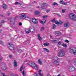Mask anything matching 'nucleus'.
<instances>
[{
    "label": "nucleus",
    "instance_id": "1",
    "mask_svg": "<svg viewBox=\"0 0 76 76\" xmlns=\"http://www.w3.org/2000/svg\"><path fill=\"white\" fill-rule=\"evenodd\" d=\"M58 59V58L57 56H53L52 57V59L55 61L53 62V64H54V65L57 66L58 65H59V64H59V62L57 61Z\"/></svg>",
    "mask_w": 76,
    "mask_h": 76
},
{
    "label": "nucleus",
    "instance_id": "2",
    "mask_svg": "<svg viewBox=\"0 0 76 76\" xmlns=\"http://www.w3.org/2000/svg\"><path fill=\"white\" fill-rule=\"evenodd\" d=\"M58 56L60 57H61L65 55V53L63 51L62 49H60L58 50Z\"/></svg>",
    "mask_w": 76,
    "mask_h": 76
},
{
    "label": "nucleus",
    "instance_id": "3",
    "mask_svg": "<svg viewBox=\"0 0 76 76\" xmlns=\"http://www.w3.org/2000/svg\"><path fill=\"white\" fill-rule=\"evenodd\" d=\"M1 67L2 70H5L6 69V65L4 62H1Z\"/></svg>",
    "mask_w": 76,
    "mask_h": 76
},
{
    "label": "nucleus",
    "instance_id": "4",
    "mask_svg": "<svg viewBox=\"0 0 76 76\" xmlns=\"http://www.w3.org/2000/svg\"><path fill=\"white\" fill-rule=\"evenodd\" d=\"M70 52L72 54H74L75 55H76V50L74 47H72L70 49Z\"/></svg>",
    "mask_w": 76,
    "mask_h": 76
},
{
    "label": "nucleus",
    "instance_id": "5",
    "mask_svg": "<svg viewBox=\"0 0 76 76\" xmlns=\"http://www.w3.org/2000/svg\"><path fill=\"white\" fill-rule=\"evenodd\" d=\"M69 18L71 19H72L76 21V17L75 16V15H73V14H70L69 15Z\"/></svg>",
    "mask_w": 76,
    "mask_h": 76
},
{
    "label": "nucleus",
    "instance_id": "6",
    "mask_svg": "<svg viewBox=\"0 0 76 76\" xmlns=\"http://www.w3.org/2000/svg\"><path fill=\"white\" fill-rule=\"evenodd\" d=\"M68 70L69 72H73L75 70V68L73 66H70L68 67Z\"/></svg>",
    "mask_w": 76,
    "mask_h": 76
},
{
    "label": "nucleus",
    "instance_id": "7",
    "mask_svg": "<svg viewBox=\"0 0 76 76\" xmlns=\"http://www.w3.org/2000/svg\"><path fill=\"white\" fill-rule=\"evenodd\" d=\"M28 65L32 67H33L34 66H35V63L33 62H29Z\"/></svg>",
    "mask_w": 76,
    "mask_h": 76
},
{
    "label": "nucleus",
    "instance_id": "8",
    "mask_svg": "<svg viewBox=\"0 0 76 76\" xmlns=\"http://www.w3.org/2000/svg\"><path fill=\"white\" fill-rule=\"evenodd\" d=\"M20 17L21 19H23L26 18V16L24 13L21 14Z\"/></svg>",
    "mask_w": 76,
    "mask_h": 76
},
{
    "label": "nucleus",
    "instance_id": "9",
    "mask_svg": "<svg viewBox=\"0 0 76 76\" xmlns=\"http://www.w3.org/2000/svg\"><path fill=\"white\" fill-rule=\"evenodd\" d=\"M47 6L48 5L47 4L44 3L42 4L41 8V9H44V7H47Z\"/></svg>",
    "mask_w": 76,
    "mask_h": 76
},
{
    "label": "nucleus",
    "instance_id": "10",
    "mask_svg": "<svg viewBox=\"0 0 76 76\" xmlns=\"http://www.w3.org/2000/svg\"><path fill=\"white\" fill-rule=\"evenodd\" d=\"M39 21L42 24H44V23H45L46 22V20L44 19H43L42 20H39Z\"/></svg>",
    "mask_w": 76,
    "mask_h": 76
},
{
    "label": "nucleus",
    "instance_id": "11",
    "mask_svg": "<svg viewBox=\"0 0 76 76\" xmlns=\"http://www.w3.org/2000/svg\"><path fill=\"white\" fill-rule=\"evenodd\" d=\"M33 28V26H31V27H30V32H31V33H33L34 32H35V29L34 28Z\"/></svg>",
    "mask_w": 76,
    "mask_h": 76
},
{
    "label": "nucleus",
    "instance_id": "12",
    "mask_svg": "<svg viewBox=\"0 0 76 76\" xmlns=\"http://www.w3.org/2000/svg\"><path fill=\"white\" fill-rule=\"evenodd\" d=\"M10 50H14V45H10V47H8Z\"/></svg>",
    "mask_w": 76,
    "mask_h": 76
},
{
    "label": "nucleus",
    "instance_id": "13",
    "mask_svg": "<svg viewBox=\"0 0 76 76\" xmlns=\"http://www.w3.org/2000/svg\"><path fill=\"white\" fill-rule=\"evenodd\" d=\"M17 64V62H16V60H15L14 62V66L15 67H16L18 66Z\"/></svg>",
    "mask_w": 76,
    "mask_h": 76
},
{
    "label": "nucleus",
    "instance_id": "14",
    "mask_svg": "<svg viewBox=\"0 0 76 76\" xmlns=\"http://www.w3.org/2000/svg\"><path fill=\"white\" fill-rule=\"evenodd\" d=\"M61 34L60 32L58 31H56L55 33V34L56 36L60 35Z\"/></svg>",
    "mask_w": 76,
    "mask_h": 76
},
{
    "label": "nucleus",
    "instance_id": "15",
    "mask_svg": "<svg viewBox=\"0 0 76 76\" xmlns=\"http://www.w3.org/2000/svg\"><path fill=\"white\" fill-rule=\"evenodd\" d=\"M69 25H70L69 24V23H66L64 24V27L65 28H67V27H69Z\"/></svg>",
    "mask_w": 76,
    "mask_h": 76
},
{
    "label": "nucleus",
    "instance_id": "16",
    "mask_svg": "<svg viewBox=\"0 0 76 76\" xmlns=\"http://www.w3.org/2000/svg\"><path fill=\"white\" fill-rule=\"evenodd\" d=\"M2 6L4 9H6L7 8V6L5 4H3Z\"/></svg>",
    "mask_w": 76,
    "mask_h": 76
},
{
    "label": "nucleus",
    "instance_id": "17",
    "mask_svg": "<svg viewBox=\"0 0 76 76\" xmlns=\"http://www.w3.org/2000/svg\"><path fill=\"white\" fill-rule=\"evenodd\" d=\"M26 34H29L30 32V29H26L25 30Z\"/></svg>",
    "mask_w": 76,
    "mask_h": 76
},
{
    "label": "nucleus",
    "instance_id": "18",
    "mask_svg": "<svg viewBox=\"0 0 76 76\" xmlns=\"http://www.w3.org/2000/svg\"><path fill=\"white\" fill-rule=\"evenodd\" d=\"M22 74L23 76H27L26 74V72L24 70H23L22 72Z\"/></svg>",
    "mask_w": 76,
    "mask_h": 76
},
{
    "label": "nucleus",
    "instance_id": "19",
    "mask_svg": "<svg viewBox=\"0 0 76 76\" xmlns=\"http://www.w3.org/2000/svg\"><path fill=\"white\" fill-rule=\"evenodd\" d=\"M33 68H34V69H35V70H37L38 69V66L36 65H35V66L33 67Z\"/></svg>",
    "mask_w": 76,
    "mask_h": 76
},
{
    "label": "nucleus",
    "instance_id": "20",
    "mask_svg": "<svg viewBox=\"0 0 76 76\" xmlns=\"http://www.w3.org/2000/svg\"><path fill=\"white\" fill-rule=\"evenodd\" d=\"M43 50L44 51H46V52H49V50L48 49L46 48H44Z\"/></svg>",
    "mask_w": 76,
    "mask_h": 76
},
{
    "label": "nucleus",
    "instance_id": "21",
    "mask_svg": "<svg viewBox=\"0 0 76 76\" xmlns=\"http://www.w3.org/2000/svg\"><path fill=\"white\" fill-rule=\"evenodd\" d=\"M50 45V44L48 42H46L44 44V46H48Z\"/></svg>",
    "mask_w": 76,
    "mask_h": 76
},
{
    "label": "nucleus",
    "instance_id": "22",
    "mask_svg": "<svg viewBox=\"0 0 76 76\" xmlns=\"http://www.w3.org/2000/svg\"><path fill=\"white\" fill-rule=\"evenodd\" d=\"M53 6H58V4L56 2H54L53 3Z\"/></svg>",
    "mask_w": 76,
    "mask_h": 76
},
{
    "label": "nucleus",
    "instance_id": "23",
    "mask_svg": "<svg viewBox=\"0 0 76 76\" xmlns=\"http://www.w3.org/2000/svg\"><path fill=\"white\" fill-rule=\"evenodd\" d=\"M34 24H36V25H38V21L37 20H35V21L33 23Z\"/></svg>",
    "mask_w": 76,
    "mask_h": 76
},
{
    "label": "nucleus",
    "instance_id": "24",
    "mask_svg": "<svg viewBox=\"0 0 76 76\" xmlns=\"http://www.w3.org/2000/svg\"><path fill=\"white\" fill-rule=\"evenodd\" d=\"M38 62L39 63V64H40V65H42V62L41 61L40 59H39L38 60Z\"/></svg>",
    "mask_w": 76,
    "mask_h": 76
},
{
    "label": "nucleus",
    "instance_id": "25",
    "mask_svg": "<svg viewBox=\"0 0 76 76\" xmlns=\"http://www.w3.org/2000/svg\"><path fill=\"white\" fill-rule=\"evenodd\" d=\"M40 35L39 34H38V39L39 40H41V39H42L41 38V37H40Z\"/></svg>",
    "mask_w": 76,
    "mask_h": 76
},
{
    "label": "nucleus",
    "instance_id": "26",
    "mask_svg": "<svg viewBox=\"0 0 76 76\" xmlns=\"http://www.w3.org/2000/svg\"><path fill=\"white\" fill-rule=\"evenodd\" d=\"M51 21L52 23H53V22H56V18H54L52 20H51Z\"/></svg>",
    "mask_w": 76,
    "mask_h": 76
},
{
    "label": "nucleus",
    "instance_id": "27",
    "mask_svg": "<svg viewBox=\"0 0 76 76\" xmlns=\"http://www.w3.org/2000/svg\"><path fill=\"white\" fill-rule=\"evenodd\" d=\"M35 14L36 15H39V12L38 11H36L35 12Z\"/></svg>",
    "mask_w": 76,
    "mask_h": 76
},
{
    "label": "nucleus",
    "instance_id": "28",
    "mask_svg": "<svg viewBox=\"0 0 76 76\" xmlns=\"http://www.w3.org/2000/svg\"><path fill=\"white\" fill-rule=\"evenodd\" d=\"M59 3H60V4H63V3H64V1H63V0H61V1H60Z\"/></svg>",
    "mask_w": 76,
    "mask_h": 76
},
{
    "label": "nucleus",
    "instance_id": "29",
    "mask_svg": "<svg viewBox=\"0 0 76 76\" xmlns=\"http://www.w3.org/2000/svg\"><path fill=\"white\" fill-rule=\"evenodd\" d=\"M45 29V27H42L40 29L41 31H42V30H44Z\"/></svg>",
    "mask_w": 76,
    "mask_h": 76
},
{
    "label": "nucleus",
    "instance_id": "30",
    "mask_svg": "<svg viewBox=\"0 0 76 76\" xmlns=\"http://www.w3.org/2000/svg\"><path fill=\"white\" fill-rule=\"evenodd\" d=\"M62 46L64 47H67V45L64 43H63L62 44Z\"/></svg>",
    "mask_w": 76,
    "mask_h": 76
},
{
    "label": "nucleus",
    "instance_id": "31",
    "mask_svg": "<svg viewBox=\"0 0 76 76\" xmlns=\"http://www.w3.org/2000/svg\"><path fill=\"white\" fill-rule=\"evenodd\" d=\"M37 20V19H35L34 18H32V22H33V23L35 22V20Z\"/></svg>",
    "mask_w": 76,
    "mask_h": 76
},
{
    "label": "nucleus",
    "instance_id": "32",
    "mask_svg": "<svg viewBox=\"0 0 76 76\" xmlns=\"http://www.w3.org/2000/svg\"><path fill=\"white\" fill-rule=\"evenodd\" d=\"M55 22V23L57 25H58V24H59V22H58L57 20H56Z\"/></svg>",
    "mask_w": 76,
    "mask_h": 76
},
{
    "label": "nucleus",
    "instance_id": "33",
    "mask_svg": "<svg viewBox=\"0 0 76 76\" xmlns=\"http://www.w3.org/2000/svg\"><path fill=\"white\" fill-rule=\"evenodd\" d=\"M23 65H22L21 66V67L20 68V71H22V70L23 69Z\"/></svg>",
    "mask_w": 76,
    "mask_h": 76
},
{
    "label": "nucleus",
    "instance_id": "34",
    "mask_svg": "<svg viewBox=\"0 0 76 76\" xmlns=\"http://www.w3.org/2000/svg\"><path fill=\"white\" fill-rule=\"evenodd\" d=\"M55 28H56V25H55V24H53V28L55 29Z\"/></svg>",
    "mask_w": 76,
    "mask_h": 76
},
{
    "label": "nucleus",
    "instance_id": "35",
    "mask_svg": "<svg viewBox=\"0 0 76 76\" xmlns=\"http://www.w3.org/2000/svg\"><path fill=\"white\" fill-rule=\"evenodd\" d=\"M22 50H21V49H19L18 50V52L19 53H22Z\"/></svg>",
    "mask_w": 76,
    "mask_h": 76
},
{
    "label": "nucleus",
    "instance_id": "36",
    "mask_svg": "<svg viewBox=\"0 0 76 76\" xmlns=\"http://www.w3.org/2000/svg\"><path fill=\"white\" fill-rule=\"evenodd\" d=\"M50 11V9H47L46 10L47 13H48Z\"/></svg>",
    "mask_w": 76,
    "mask_h": 76
},
{
    "label": "nucleus",
    "instance_id": "37",
    "mask_svg": "<svg viewBox=\"0 0 76 76\" xmlns=\"http://www.w3.org/2000/svg\"><path fill=\"white\" fill-rule=\"evenodd\" d=\"M47 18V15H44L43 16V18L44 19H45V18Z\"/></svg>",
    "mask_w": 76,
    "mask_h": 76
},
{
    "label": "nucleus",
    "instance_id": "38",
    "mask_svg": "<svg viewBox=\"0 0 76 76\" xmlns=\"http://www.w3.org/2000/svg\"><path fill=\"white\" fill-rule=\"evenodd\" d=\"M58 45H60L61 44V42L59 41V42H58Z\"/></svg>",
    "mask_w": 76,
    "mask_h": 76
},
{
    "label": "nucleus",
    "instance_id": "39",
    "mask_svg": "<svg viewBox=\"0 0 76 76\" xmlns=\"http://www.w3.org/2000/svg\"><path fill=\"white\" fill-rule=\"evenodd\" d=\"M15 5H16L17 4H20V3L18 2H16L15 3Z\"/></svg>",
    "mask_w": 76,
    "mask_h": 76
},
{
    "label": "nucleus",
    "instance_id": "40",
    "mask_svg": "<svg viewBox=\"0 0 76 76\" xmlns=\"http://www.w3.org/2000/svg\"><path fill=\"white\" fill-rule=\"evenodd\" d=\"M3 58L2 57H0V61H1V60H3Z\"/></svg>",
    "mask_w": 76,
    "mask_h": 76
},
{
    "label": "nucleus",
    "instance_id": "41",
    "mask_svg": "<svg viewBox=\"0 0 76 76\" xmlns=\"http://www.w3.org/2000/svg\"><path fill=\"white\" fill-rule=\"evenodd\" d=\"M39 76H44V75L42 74H41V73H39Z\"/></svg>",
    "mask_w": 76,
    "mask_h": 76
},
{
    "label": "nucleus",
    "instance_id": "42",
    "mask_svg": "<svg viewBox=\"0 0 76 76\" xmlns=\"http://www.w3.org/2000/svg\"><path fill=\"white\" fill-rule=\"evenodd\" d=\"M10 14H11V13H10V12H7V15L8 16H9V15H10Z\"/></svg>",
    "mask_w": 76,
    "mask_h": 76
},
{
    "label": "nucleus",
    "instance_id": "43",
    "mask_svg": "<svg viewBox=\"0 0 76 76\" xmlns=\"http://www.w3.org/2000/svg\"><path fill=\"white\" fill-rule=\"evenodd\" d=\"M73 63H74V64H76V60H75V61H72Z\"/></svg>",
    "mask_w": 76,
    "mask_h": 76
},
{
    "label": "nucleus",
    "instance_id": "44",
    "mask_svg": "<svg viewBox=\"0 0 76 76\" xmlns=\"http://www.w3.org/2000/svg\"><path fill=\"white\" fill-rule=\"evenodd\" d=\"M1 23H4L5 22V21H4V20H1Z\"/></svg>",
    "mask_w": 76,
    "mask_h": 76
},
{
    "label": "nucleus",
    "instance_id": "45",
    "mask_svg": "<svg viewBox=\"0 0 76 76\" xmlns=\"http://www.w3.org/2000/svg\"><path fill=\"white\" fill-rule=\"evenodd\" d=\"M65 42H67V43H69V41L67 40H66L65 41Z\"/></svg>",
    "mask_w": 76,
    "mask_h": 76
},
{
    "label": "nucleus",
    "instance_id": "46",
    "mask_svg": "<svg viewBox=\"0 0 76 76\" xmlns=\"http://www.w3.org/2000/svg\"><path fill=\"white\" fill-rule=\"evenodd\" d=\"M56 15H57L59 17H61V15H60L59 14H58V13L56 14Z\"/></svg>",
    "mask_w": 76,
    "mask_h": 76
},
{
    "label": "nucleus",
    "instance_id": "47",
    "mask_svg": "<svg viewBox=\"0 0 76 76\" xmlns=\"http://www.w3.org/2000/svg\"><path fill=\"white\" fill-rule=\"evenodd\" d=\"M0 44H4V42H3L1 41V40H0Z\"/></svg>",
    "mask_w": 76,
    "mask_h": 76
},
{
    "label": "nucleus",
    "instance_id": "48",
    "mask_svg": "<svg viewBox=\"0 0 76 76\" xmlns=\"http://www.w3.org/2000/svg\"><path fill=\"white\" fill-rule=\"evenodd\" d=\"M59 24H62L63 22L61 21H60L59 22Z\"/></svg>",
    "mask_w": 76,
    "mask_h": 76
},
{
    "label": "nucleus",
    "instance_id": "49",
    "mask_svg": "<svg viewBox=\"0 0 76 76\" xmlns=\"http://www.w3.org/2000/svg\"><path fill=\"white\" fill-rule=\"evenodd\" d=\"M63 5H66L67 4V3L66 2H64V3H63Z\"/></svg>",
    "mask_w": 76,
    "mask_h": 76
},
{
    "label": "nucleus",
    "instance_id": "50",
    "mask_svg": "<svg viewBox=\"0 0 76 76\" xmlns=\"http://www.w3.org/2000/svg\"><path fill=\"white\" fill-rule=\"evenodd\" d=\"M12 76H18V75H15V74H13Z\"/></svg>",
    "mask_w": 76,
    "mask_h": 76
},
{
    "label": "nucleus",
    "instance_id": "51",
    "mask_svg": "<svg viewBox=\"0 0 76 76\" xmlns=\"http://www.w3.org/2000/svg\"><path fill=\"white\" fill-rule=\"evenodd\" d=\"M65 12V11H64V9L62 10V13H64Z\"/></svg>",
    "mask_w": 76,
    "mask_h": 76
},
{
    "label": "nucleus",
    "instance_id": "52",
    "mask_svg": "<svg viewBox=\"0 0 76 76\" xmlns=\"http://www.w3.org/2000/svg\"><path fill=\"white\" fill-rule=\"evenodd\" d=\"M3 76H7L6 75H5V74L4 73H1Z\"/></svg>",
    "mask_w": 76,
    "mask_h": 76
},
{
    "label": "nucleus",
    "instance_id": "53",
    "mask_svg": "<svg viewBox=\"0 0 76 76\" xmlns=\"http://www.w3.org/2000/svg\"><path fill=\"white\" fill-rule=\"evenodd\" d=\"M22 23H21V22L19 23V25L20 26H22Z\"/></svg>",
    "mask_w": 76,
    "mask_h": 76
},
{
    "label": "nucleus",
    "instance_id": "54",
    "mask_svg": "<svg viewBox=\"0 0 76 76\" xmlns=\"http://www.w3.org/2000/svg\"><path fill=\"white\" fill-rule=\"evenodd\" d=\"M9 58H12V55H9Z\"/></svg>",
    "mask_w": 76,
    "mask_h": 76
},
{
    "label": "nucleus",
    "instance_id": "55",
    "mask_svg": "<svg viewBox=\"0 0 76 76\" xmlns=\"http://www.w3.org/2000/svg\"><path fill=\"white\" fill-rule=\"evenodd\" d=\"M41 70H39V73H41Z\"/></svg>",
    "mask_w": 76,
    "mask_h": 76
},
{
    "label": "nucleus",
    "instance_id": "56",
    "mask_svg": "<svg viewBox=\"0 0 76 76\" xmlns=\"http://www.w3.org/2000/svg\"><path fill=\"white\" fill-rule=\"evenodd\" d=\"M1 18H4V16L2 15H1Z\"/></svg>",
    "mask_w": 76,
    "mask_h": 76
},
{
    "label": "nucleus",
    "instance_id": "57",
    "mask_svg": "<svg viewBox=\"0 0 76 76\" xmlns=\"http://www.w3.org/2000/svg\"><path fill=\"white\" fill-rule=\"evenodd\" d=\"M33 2L34 3H35V4H37V2H36L35 1H34Z\"/></svg>",
    "mask_w": 76,
    "mask_h": 76
},
{
    "label": "nucleus",
    "instance_id": "58",
    "mask_svg": "<svg viewBox=\"0 0 76 76\" xmlns=\"http://www.w3.org/2000/svg\"><path fill=\"white\" fill-rule=\"evenodd\" d=\"M27 18H28V19H29L30 20L31 19V18L28 17H27Z\"/></svg>",
    "mask_w": 76,
    "mask_h": 76
},
{
    "label": "nucleus",
    "instance_id": "59",
    "mask_svg": "<svg viewBox=\"0 0 76 76\" xmlns=\"http://www.w3.org/2000/svg\"><path fill=\"white\" fill-rule=\"evenodd\" d=\"M28 20V21L29 22H30V23H31V20Z\"/></svg>",
    "mask_w": 76,
    "mask_h": 76
},
{
    "label": "nucleus",
    "instance_id": "60",
    "mask_svg": "<svg viewBox=\"0 0 76 76\" xmlns=\"http://www.w3.org/2000/svg\"><path fill=\"white\" fill-rule=\"evenodd\" d=\"M37 8H39V6H38L37 7Z\"/></svg>",
    "mask_w": 76,
    "mask_h": 76
},
{
    "label": "nucleus",
    "instance_id": "61",
    "mask_svg": "<svg viewBox=\"0 0 76 76\" xmlns=\"http://www.w3.org/2000/svg\"><path fill=\"white\" fill-rule=\"evenodd\" d=\"M15 18H18V16H15Z\"/></svg>",
    "mask_w": 76,
    "mask_h": 76
},
{
    "label": "nucleus",
    "instance_id": "62",
    "mask_svg": "<svg viewBox=\"0 0 76 76\" xmlns=\"http://www.w3.org/2000/svg\"><path fill=\"white\" fill-rule=\"evenodd\" d=\"M1 30H0V33H1Z\"/></svg>",
    "mask_w": 76,
    "mask_h": 76
},
{
    "label": "nucleus",
    "instance_id": "63",
    "mask_svg": "<svg viewBox=\"0 0 76 76\" xmlns=\"http://www.w3.org/2000/svg\"><path fill=\"white\" fill-rule=\"evenodd\" d=\"M24 62L25 63V62H27V61L26 60Z\"/></svg>",
    "mask_w": 76,
    "mask_h": 76
},
{
    "label": "nucleus",
    "instance_id": "64",
    "mask_svg": "<svg viewBox=\"0 0 76 76\" xmlns=\"http://www.w3.org/2000/svg\"><path fill=\"white\" fill-rule=\"evenodd\" d=\"M8 45H10V43H9Z\"/></svg>",
    "mask_w": 76,
    "mask_h": 76
}]
</instances>
